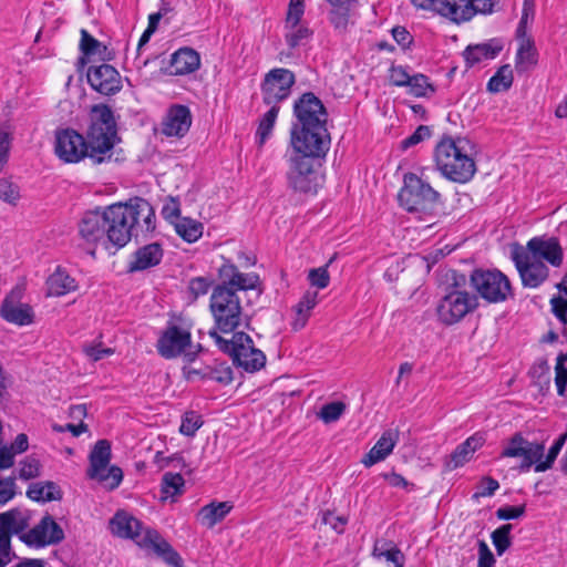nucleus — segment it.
I'll use <instances>...</instances> for the list:
<instances>
[{"label": "nucleus", "mask_w": 567, "mask_h": 567, "mask_svg": "<svg viewBox=\"0 0 567 567\" xmlns=\"http://www.w3.org/2000/svg\"><path fill=\"white\" fill-rule=\"evenodd\" d=\"M347 405L343 402L336 401L328 404H324L319 413L318 417L322 420L326 424L338 421L341 415L344 413Z\"/></svg>", "instance_id": "48"}, {"label": "nucleus", "mask_w": 567, "mask_h": 567, "mask_svg": "<svg viewBox=\"0 0 567 567\" xmlns=\"http://www.w3.org/2000/svg\"><path fill=\"white\" fill-rule=\"evenodd\" d=\"M140 545L151 547L155 554L166 564L173 567H182L183 559L179 554L156 530L148 529L142 537Z\"/></svg>", "instance_id": "25"}, {"label": "nucleus", "mask_w": 567, "mask_h": 567, "mask_svg": "<svg viewBox=\"0 0 567 567\" xmlns=\"http://www.w3.org/2000/svg\"><path fill=\"white\" fill-rule=\"evenodd\" d=\"M305 14V1L303 0H290L288 10L285 19V28H295L300 24V21Z\"/></svg>", "instance_id": "49"}, {"label": "nucleus", "mask_w": 567, "mask_h": 567, "mask_svg": "<svg viewBox=\"0 0 567 567\" xmlns=\"http://www.w3.org/2000/svg\"><path fill=\"white\" fill-rule=\"evenodd\" d=\"M203 379L212 380L220 384L227 385L233 382V370L228 365H219L217 368H205Z\"/></svg>", "instance_id": "47"}, {"label": "nucleus", "mask_w": 567, "mask_h": 567, "mask_svg": "<svg viewBox=\"0 0 567 567\" xmlns=\"http://www.w3.org/2000/svg\"><path fill=\"white\" fill-rule=\"evenodd\" d=\"M231 502H212L203 506L198 513V519L200 523L212 528L219 522H221L233 509Z\"/></svg>", "instance_id": "33"}, {"label": "nucleus", "mask_w": 567, "mask_h": 567, "mask_svg": "<svg viewBox=\"0 0 567 567\" xmlns=\"http://www.w3.org/2000/svg\"><path fill=\"white\" fill-rule=\"evenodd\" d=\"M110 526L112 533L118 537L134 539L137 544L142 542V539H138L141 537V522L126 512H117L111 519Z\"/></svg>", "instance_id": "29"}, {"label": "nucleus", "mask_w": 567, "mask_h": 567, "mask_svg": "<svg viewBox=\"0 0 567 567\" xmlns=\"http://www.w3.org/2000/svg\"><path fill=\"white\" fill-rule=\"evenodd\" d=\"M477 307L478 300L475 295L465 290L453 289L439 301L436 315L440 322L452 326L460 322Z\"/></svg>", "instance_id": "11"}, {"label": "nucleus", "mask_w": 567, "mask_h": 567, "mask_svg": "<svg viewBox=\"0 0 567 567\" xmlns=\"http://www.w3.org/2000/svg\"><path fill=\"white\" fill-rule=\"evenodd\" d=\"M217 348L229 354L237 367L247 372H256L266 364V355L254 344L252 339L245 332H236L231 339H225L216 330L208 331Z\"/></svg>", "instance_id": "5"}, {"label": "nucleus", "mask_w": 567, "mask_h": 567, "mask_svg": "<svg viewBox=\"0 0 567 567\" xmlns=\"http://www.w3.org/2000/svg\"><path fill=\"white\" fill-rule=\"evenodd\" d=\"M104 209L86 212L79 223V235L87 245L96 246L101 243L107 248Z\"/></svg>", "instance_id": "19"}, {"label": "nucleus", "mask_w": 567, "mask_h": 567, "mask_svg": "<svg viewBox=\"0 0 567 567\" xmlns=\"http://www.w3.org/2000/svg\"><path fill=\"white\" fill-rule=\"evenodd\" d=\"M498 488L499 483L495 478L491 476H484L480 481L477 491L473 494V498L478 499L480 497H491Z\"/></svg>", "instance_id": "56"}, {"label": "nucleus", "mask_w": 567, "mask_h": 567, "mask_svg": "<svg viewBox=\"0 0 567 567\" xmlns=\"http://www.w3.org/2000/svg\"><path fill=\"white\" fill-rule=\"evenodd\" d=\"M430 136L431 128L426 125H420L410 136H408L401 142V147L403 150H406L409 147L417 145L419 143L423 142Z\"/></svg>", "instance_id": "60"}, {"label": "nucleus", "mask_w": 567, "mask_h": 567, "mask_svg": "<svg viewBox=\"0 0 567 567\" xmlns=\"http://www.w3.org/2000/svg\"><path fill=\"white\" fill-rule=\"evenodd\" d=\"M351 6H331L329 20L333 28L339 32L347 30L350 17Z\"/></svg>", "instance_id": "46"}, {"label": "nucleus", "mask_w": 567, "mask_h": 567, "mask_svg": "<svg viewBox=\"0 0 567 567\" xmlns=\"http://www.w3.org/2000/svg\"><path fill=\"white\" fill-rule=\"evenodd\" d=\"M501 50L502 45L495 41L468 45L463 52V58L466 66L472 68L482 61L495 59Z\"/></svg>", "instance_id": "32"}, {"label": "nucleus", "mask_w": 567, "mask_h": 567, "mask_svg": "<svg viewBox=\"0 0 567 567\" xmlns=\"http://www.w3.org/2000/svg\"><path fill=\"white\" fill-rule=\"evenodd\" d=\"M209 309L214 318V328L216 332L233 333L241 321V305L236 291L225 285H218L214 288Z\"/></svg>", "instance_id": "6"}, {"label": "nucleus", "mask_w": 567, "mask_h": 567, "mask_svg": "<svg viewBox=\"0 0 567 567\" xmlns=\"http://www.w3.org/2000/svg\"><path fill=\"white\" fill-rule=\"evenodd\" d=\"M567 362V354L560 353L556 360L555 367V384L557 388V393L560 396L565 395L566 386H567V368L565 363Z\"/></svg>", "instance_id": "51"}, {"label": "nucleus", "mask_w": 567, "mask_h": 567, "mask_svg": "<svg viewBox=\"0 0 567 567\" xmlns=\"http://www.w3.org/2000/svg\"><path fill=\"white\" fill-rule=\"evenodd\" d=\"M389 81L395 86H408L411 81V75L406 68L392 64L389 69Z\"/></svg>", "instance_id": "59"}, {"label": "nucleus", "mask_w": 567, "mask_h": 567, "mask_svg": "<svg viewBox=\"0 0 567 567\" xmlns=\"http://www.w3.org/2000/svg\"><path fill=\"white\" fill-rule=\"evenodd\" d=\"M485 443V437L481 433H475L472 436L467 437L463 443H461L451 454L450 462L447 466L451 470L463 466L466 462H468L473 454L483 446Z\"/></svg>", "instance_id": "31"}, {"label": "nucleus", "mask_w": 567, "mask_h": 567, "mask_svg": "<svg viewBox=\"0 0 567 567\" xmlns=\"http://www.w3.org/2000/svg\"><path fill=\"white\" fill-rule=\"evenodd\" d=\"M161 214L166 221L174 226L182 218L179 200L169 196L163 205Z\"/></svg>", "instance_id": "54"}, {"label": "nucleus", "mask_w": 567, "mask_h": 567, "mask_svg": "<svg viewBox=\"0 0 567 567\" xmlns=\"http://www.w3.org/2000/svg\"><path fill=\"white\" fill-rule=\"evenodd\" d=\"M126 208L131 209L132 212H136L137 209L145 210V216L142 217L136 214L135 220L130 223V227L132 229V233L134 237H138L140 235L145 236L150 233H153L156 228V216L155 210L151 203L144 198L136 197L134 199H131L128 203L124 204Z\"/></svg>", "instance_id": "24"}, {"label": "nucleus", "mask_w": 567, "mask_h": 567, "mask_svg": "<svg viewBox=\"0 0 567 567\" xmlns=\"http://www.w3.org/2000/svg\"><path fill=\"white\" fill-rule=\"evenodd\" d=\"M76 289L75 280L64 270L56 269L48 279L49 296H64Z\"/></svg>", "instance_id": "35"}, {"label": "nucleus", "mask_w": 567, "mask_h": 567, "mask_svg": "<svg viewBox=\"0 0 567 567\" xmlns=\"http://www.w3.org/2000/svg\"><path fill=\"white\" fill-rule=\"evenodd\" d=\"M184 478L178 473H165L162 478V493L166 496H175L183 493Z\"/></svg>", "instance_id": "45"}, {"label": "nucleus", "mask_w": 567, "mask_h": 567, "mask_svg": "<svg viewBox=\"0 0 567 567\" xmlns=\"http://www.w3.org/2000/svg\"><path fill=\"white\" fill-rule=\"evenodd\" d=\"M192 120L188 106L174 104L167 110L161 123V132L167 137L181 138L188 133Z\"/></svg>", "instance_id": "20"}, {"label": "nucleus", "mask_w": 567, "mask_h": 567, "mask_svg": "<svg viewBox=\"0 0 567 567\" xmlns=\"http://www.w3.org/2000/svg\"><path fill=\"white\" fill-rule=\"evenodd\" d=\"M80 50L87 59L99 56L101 60H107L111 55L106 45L92 37L85 29L81 30Z\"/></svg>", "instance_id": "37"}, {"label": "nucleus", "mask_w": 567, "mask_h": 567, "mask_svg": "<svg viewBox=\"0 0 567 567\" xmlns=\"http://www.w3.org/2000/svg\"><path fill=\"white\" fill-rule=\"evenodd\" d=\"M472 148L467 138L443 136L434 148L436 169L451 182H470L477 171Z\"/></svg>", "instance_id": "3"}, {"label": "nucleus", "mask_w": 567, "mask_h": 567, "mask_svg": "<svg viewBox=\"0 0 567 567\" xmlns=\"http://www.w3.org/2000/svg\"><path fill=\"white\" fill-rule=\"evenodd\" d=\"M515 58V68L517 72H525L537 63V50L533 39L520 40Z\"/></svg>", "instance_id": "34"}, {"label": "nucleus", "mask_w": 567, "mask_h": 567, "mask_svg": "<svg viewBox=\"0 0 567 567\" xmlns=\"http://www.w3.org/2000/svg\"><path fill=\"white\" fill-rule=\"evenodd\" d=\"M372 554L377 558L392 563L394 567H403L404 555L392 542L377 540Z\"/></svg>", "instance_id": "40"}, {"label": "nucleus", "mask_w": 567, "mask_h": 567, "mask_svg": "<svg viewBox=\"0 0 567 567\" xmlns=\"http://www.w3.org/2000/svg\"><path fill=\"white\" fill-rule=\"evenodd\" d=\"M318 303L317 291H306L300 301L296 306L297 318L293 321V329L299 330L303 328L310 317V311Z\"/></svg>", "instance_id": "38"}, {"label": "nucleus", "mask_w": 567, "mask_h": 567, "mask_svg": "<svg viewBox=\"0 0 567 567\" xmlns=\"http://www.w3.org/2000/svg\"><path fill=\"white\" fill-rule=\"evenodd\" d=\"M523 252L536 260H545L556 268L560 267L564 260V250L556 237H533L527 241L526 247H523Z\"/></svg>", "instance_id": "16"}, {"label": "nucleus", "mask_w": 567, "mask_h": 567, "mask_svg": "<svg viewBox=\"0 0 567 567\" xmlns=\"http://www.w3.org/2000/svg\"><path fill=\"white\" fill-rule=\"evenodd\" d=\"M296 83V75L292 71L285 68H275L265 74L260 90L262 102L266 105L279 106L291 94V89Z\"/></svg>", "instance_id": "12"}, {"label": "nucleus", "mask_w": 567, "mask_h": 567, "mask_svg": "<svg viewBox=\"0 0 567 567\" xmlns=\"http://www.w3.org/2000/svg\"><path fill=\"white\" fill-rule=\"evenodd\" d=\"M0 315L6 321L17 326H29L34 319L33 310L28 303H16L10 298L2 301Z\"/></svg>", "instance_id": "30"}, {"label": "nucleus", "mask_w": 567, "mask_h": 567, "mask_svg": "<svg viewBox=\"0 0 567 567\" xmlns=\"http://www.w3.org/2000/svg\"><path fill=\"white\" fill-rule=\"evenodd\" d=\"M545 446L538 442L526 440L522 433H515L503 447L501 457L522 458L520 472H528L530 467L544 456Z\"/></svg>", "instance_id": "13"}, {"label": "nucleus", "mask_w": 567, "mask_h": 567, "mask_svg": "<svg viewBox=\"0 0 567 567\" xmlns=\"http://www.w3.org/2000/svg\"><path fill=\"white\" fill-rule=\"evenodd\" d=\"M20 198L19 187L14 183L1 178L0 179V199L9 204H16Z\"/></svg>", "instance_id": "57"}, {"label": "nucleus", "mask_w": 567, "mask_h": 567, "mask_svg": "<svg viewBox=\"0 0 567 567\" xmlns=\"http://www.w3.org/2000/svg\"><path fill=\"white\" fill-rule=\"evenodd\" d=\"M20 538L30 546L43 547L63 540L64 533L60 525L47 515L33 528L23 533Z\"/></svg>", "instance_id": "18"}, {"label": "nucleus", "mask_w": 567, "mask_h": 567, "mask_svg": "<svg viewBox=\"0 0 567 567\" xmlns=\"http://www.w3.org/2000/svg\"><path fill=\"white\" fill-rule=\"evenodd\" d=\"M409 93L416 97H425L430 96L435 92V89L432 83H430L429 78L424 74H414L411 75V81L408 84Z\"/></svg>", "instance_id": "42"}, {"label": "nucleus", "mask_w": 567, "mask_h": 567, "mask_svg": "<svg viewBox=\"0 0 567 567\" xmlns=\"http://www.w3.org/2000/svg\"><path fill=\"white\" fill-rule=\"evenodd\" d=\"M411 2L417 9L435 12L454 22L467 21L471 13L466 6H464L465 11H462V0H411Z\"/></svg>", "instance_id": "22"}, {"label": "nucleus", "mask_w": 567, "mask_h": 567, "mask_svg": "<svg viewBox=\"0 0 567 567\" xmlns=\"http://www.w3.org/2000/svg\"><path fill=\"white\" fill-rule=\"evenodd\" d=\"M29 498L37 502H51L60 501L62 498V492L54 482H41L33 483L27 491Z\"/></svg>", "instance_id": "36"}, {"label": "nucleus", "mask_w": 567, "mask_h": 567, "mask_svg": "<svg viewBox=\"0 0 567 567\" xmlns=\"http://www.w3.org/2000/svg\"><path fill=\"white\" fill-rule=\"evenodd\" d=\"M29 527V516L12 508L0 514V549L11 553V536L21 534Z\"/></svg>", "instance_id": "21"}, {"label": "nucleus", "mask_w": 567, "mask_h": 567, "mask_svg": "<svg viewBox=\"0 0 567 567\" xmlns=\"http://www.w3.org/2000/svg\"><path fill=\"white\" fill-rule=\"evenodd\" d=\"M310 284L319 289L328 287L330 282V276L327 266L311 269L308 275Z\"/></svg>", "instance_id": "61"}, {"label": "nucleus", "mask_w": 567, "mask_h": 567, "mask_svg": "<svg viewBox=\"0 0 567 567\" xmlns=\"http://www.w3.org/2000/svg\"><path fill=\"white\" fill-rule=\"evenodd\" d=\"M513 70L509 64L502 65L489 79L487 90L492 93L507 91L513 84Z\"/></svg>", "instance_id": "41"}, {"label": "nucleus", "mask_w": 567, "mask_h": 567, "mask_svg": "<svg viewBox=\"0 0 567 567\" xmlns=\"http://www.w3.org/2000/svg\"><path fill=\"white\" fill-rule=\"evenodd\" d=\"M497 3L496 0H462V11H465L464 6H466L471 13L468 14V20L473 18L476 13H492L494 6Z\"/></svg>", "instance_id": "53"}, {"label": "nucleus", "mask_w": 567, "mask_h": 567, "mask_svg": "<svg viewBox=\"0 0 567 567\" xmlns=\"http://www.w3.org/2000/svg\"><path fill=\"white\" fill-rule=\"evenodd\" d=\"M285 40L289 48L295 49L302 43L303 40L310 38L311 31L309 28L298 24L295 28H285Z\"/></svg>", "instance_id": "50"}, {"label": "nucleus", "mask_w": 567, "mask_h": 567, "mask_svg": "<svg viewBox=\"0 0 567 567\" xmlns=\"http://www.w3.org/2000/svg\"><path fill=\"white\" fill-rule=\"evenodd\" d=\"M172 75H186L197 71L200 66L199 54L190 48H181L171 56Z\"/></svg>", "instance_id": "27"}, {"label": "nucleus", "mask_w": 567, "mask_h": 567, "mask_svg": "<svg viewBox=\"0 0 567 567\" xmlns=\"http://www.w3.org/2000/svg\"><path fill=\"white\" fill-rule=\"evenodd\" d=\"M219 277L223 280L220 285L228 286L235 291L259 289L260 285V278L257 274L241 272L235 265L229 262L224 264L219 268Z\"/></svg>", "instance_id": "23"}, {"label": "nucleus", "mask_w": 567, "mask_h": 567, "mask_svg": "<svg viewBox=\"0 0 567 567\" xmlns=\"http://www.w3.org/2000/svg\"><path fill=\"white\" fill-rule=\"evenodd\" d=\"M202 425V416L194 411H189L186 412L182 419L179 432L186 436H194Z\"/></svg>", "instance_id": "52"}, {"label": "nucleus", "mask_w": 567, "mask_h": 567, "mask_svg": "<svg viewBox=\"0 0 567 567\" xmlns=\"http://www.w3.org/2000/svg\"><path fill=\"white\" fill-rule=\"evenodd\" d=\"M111 444L107 440H100L95 443L90 454V467L87 476L97 480L110 489L116 488L123 480V471L118 466H110Z\"/></svg>", "instance_id": "10"}, {"label": "nucleus", "mask_w": 567, "mask_h": 567, "mask_svg": "<svg viewBox=\"0 0 567 567\" xmlns=\"http://www.w3.org/2000/svg\"><path fill=\"white\" fill-rule=\"evenodd\" d=\"M403 187L398 199L400 205L410 213H426L440 202L441 195L432 186L413 173L404 175Z\"/></svg>", "instance_id": "7"}, {"label": "nucleus", "mask_w": 567, "mask_h": 567, "mask_svg": "<svg viewBox=\"0 0 567 567\" xmlns=\"http://www.w3.org/2000/svg\"><path fill=\"white\" fill-rule=\"evenodd\" d=\"M212 286V280L206 277H196L189 281L188 290L194 299L204 296L208 292Z\"/></svg>", "instance_id": "62"}, {"label": "nucleus", "mask_w": 567, "mask_h": 567, "mask_svg": "<svg viewBox=\"0 0 567 567\" xmlns=\"http://www.w3.org/2000/svg\"><path fill=\"white\" fill-rule=\"evenodd\" d=\"M565 442V435L560 436L549 449L546 460L545 461H538L535 465L536 472H545L546 470L550 468L554 461L556 460L557 455L559 454L563 445Z\"/></svg>", "instance_id": "55"}, {"label": "nucleus", "mask_w": 567, "mask_h": 567, "mask_svg": "<svg viewBox=\"0 0 567 567\" xmlns=\"http://www.w3.org/2000/svg\"><path fill=\"white\" fill-rule=\"evenodd\" d=\"M86 78L91 87L103 95H114L122 90L121 74L111 64L90 66Z\"/></svg>", "instance_id": "17"}, {"label": "nucleus", "mask_w": 567, "mask_h": 567, "mask_svg": "<svg viewBox=\"0 0 567 567\" xmlns=\"http://www.w3.org/2000/svg\"><path fill=\"white\" fill-rule=\"evenodd\" d=\"M164 251L158 243H152L138 248L128 264V271H143L157 266L163 258Z\"/></svg>", "instance_id": "26"}, {"label": "nucleus", "mask_w": 567, "mask_h": 567, "mask_svg": "<svg viewBox=\"0 0 567 567\" xmlns=\"http://www.w3.org/2000/svg\"><path fill=\"white\" fill-rule=\"evenodd\" d=\"M290 145L292 152L288 158L286 174L288 187L295 193L316 194L319 186L316 165L326 156L330 147L316 150L311 145L307 148H299L297 144Z\"/></svg>", "instance_id": "4"}, {"label": "nucleus", "mask_w": 567, "mask_h": 567, "mask_svg": "<svg viewBox=\"0 0 567 567\" xmlns=\"http://www.w3.org/2000/svg\"><path fill=\"white\" fill-rule=\"evenodd\" d=\"M174 229L185 241L192 244L202 237L204 225L190 217H182L174 225Z\"/></svg>", "instance_id": "39"}, {"label": "nucleus", "mask_w": 567, "mask_h": 567, "mask_svg": "<svg viewBox=\"0 0 567 567\" xmlns=\"http://www.w3.org/2000/svg\"><path fill=\"white\" fill-rule=\"evenodd\" d=\"M134 214H140V216L144 217L145 210L142 208L132 212L122 203L113 204L104 208V220L106 225L105 243H107V246L111 245L118 249L131 240L134 235L130 223L135 220L134 218H136V216Z\"/></svg>", "instance_id": "8"}, {"label": "nucleus", "mask_w": 567, "mask_h": 567, "mask_svg": "<svg viewBox=\"0 0 567 567\" xmlns=\"http://www.w3.org/2000/svg\"><path fill=\"white\" fill-rule=\"evenodd\" d=\"M192 344V337L189 331L172 324L168 326L157 340V351L165 359H173L182 353L188 361H193L195 353L186 352V349Z\"/></svg>", "instance_id": "15"}, {"label": "nucleus", "mask_w": 567, "mask_h": 567, "mask_svg": "<svg viewBox=\"0 0 567 567\" xmlns=\"http://www.w3.org/2000/svg\"><path fill=\"white\" fill-rule=\"evenodd\" d=\"M512 259L525 288H538L548 279V266L544 261L536 260L523 252V247L519 246L513 249Z\"/></svg>", "instance_id": "14"}, {"label": "nucleus", "mask_w": 567, "mask_h": 567, "mask_svg": "<svg viewBox=\"0 0 567 567\" xmlns=\"http://www.w3.org/2000/svg\"><path fill=\"white\" fill-rule=\"evenodd\" d=\"M121 141L113 110L100 103L89 111L85 136L73 128L55 132L54 154L65 164H76L87 157L100 165L112 159L113 150Z\"/></svg>", "instance_id": "1"}, {"label": "nucleus", "mask_w": 567, "mask_h": 567, "mask_svg": "<svg viewBox=\"0 0 567 567\" xmlns=\"http://www.w3.org/2000/svg\"><path fill=\"white\" fill-rule=\"evenodd\" d=\"M495 558L484 540L478 542V567H493Z\"/></svg>", "instance_id": "64"}, {"label": "nucleus", "mask_w": 567, "mask_h": 567, "mask_svg": "<svg viewBox=\"0 0 567 567\" xmlns=\"http://www.w3.org/2000/svg\"><path fill=\"white\" fill-rule=\"evenodd\" d=\"M269 106L270 109L261 117L257 130V135L259 136L260 144H264L266 140L270 136L280 110V106Z\"/></svg>", "instance_id": "43"}, {"label": "nucleus", "mask_w": 567, "mask_h": 567, "mask_svg": "<svg viewBox=\"0 0 567 567\" xmlns=\"http://www.w3.org/2000/svg\"><path fill=\"white\" fill-rule=\"evenodd\" d=\"M40 475V463L37 458L28 456L20 463L19 476L22 480H31Z\"/></svg>", "instance_id": "58"}, {"label": "nucleus", "mask_w": 567, "mask_h": 567, "mask_svg": "<svg viewBox=\"0 0 567 567\" xmlns=\"http://www.w3.org/2000/svg\"><path fill=\"white\" fill-rule=\"evenodd\" d=\"M398 431L388 430L383 432L381 437L377 441L374 446L364 455L362 463L364 466L370 467L390 455L398 442Z\"/></svg>", "instance_id": "28"}, {"label": "nucleus", "mask_w": 567, "mask_h": 567, "mask_svg": "<svg viewBox=\"0 0 567 567\" xmlns=\"http://www.w3.org/2000/svg\"><path fill=\"white\" fill-rule=\"evenodd\" d=\"M296 122L290 131V144L300 148L308 145L316 150L330 147V134L327 128L328 112L322 101L312 92H306L293 103Z\"/></svg>", "instance_id": "2"}, {"label": "nucleus", "mask_w": 567, "mask_h": 567, "mask_svg": "<svg viewBox=\"0 0 567 567\" xmlns=\"http://www.w3.org/2000/svg\"><path fill=\"white\" fill-rule=\"evenodd\" d=\"M472 288L489 303H499L513 296L511 281L497 269H476L470 277Z\"/></svg>", "instance_id": "9"}, {"label": "nucleus", "mask_w": 567, "mask_h": 567, "mask_svg": "<svg viewBox=\"0 0 567 567\" xmlns=\"http://www.w3.org/2000/svg\"><path fill=\"white\" fill-rule=\"evenodd\" d=\"M526 505L503 506L496 511V517L503 520L517 519L525 514Z\"/></svg>", "instance_id": "63"}, {"label": "nucleus", "mask_w": 567, "mask_h": 567, "mask_svg": "<svg viewBox=\"0 0 567 567\" xmlns=\"http://www.w3.org/2000/svg\"><path fill=\"white\" fill-rule=\"evenodd\" d=\"M512 524H505L496 528L492 535V542L498 556H502L512 545Z\"/></svg>", "instance_id": "44"}]
</instances>
